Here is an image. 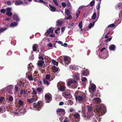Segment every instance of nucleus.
I'll return each mask as SVG.
<instances>
[{
  "instance_id": "4d7b16f0",
  "label": "nucleus",
  "mask_w": 122,
  "mask_h": 122,
  "mask_svg": "<svg viewBox=\"0 0 122 122\" xmlns=\"http://www.w3.org/2000/svg\"><path fill=\"white\" fill-rule=\"evenodd\" d=\"M61 4H62L63 7L64 8H65L66 7V4L65 3H64V2L62 3H61Z\"/></svg>"
},
{
  "instance_id": "bb28decb",
  "label": "nucleus",
  "mask_w": 122,
  "mask_h": 122,
  "mask_svg": "<svg viewBox=\"0 0 122 122\" xmlns=\"http://www.w3.org/2000/svg\"><path fill=\"white\" fill-rule=\"evenodd\" d=\"M95 21H94L93 22V23H91L90 24H89V26L88 27V28L90 29L93 26L95 23Z\"/></svg>"
},
{
  "instance_id": "79ce46f5",
  "label": "nucleus",
  "mask_w": 122,
  "mask_h": 122,
  "mask_svg": "<svg viewBox=\"0 0 122 122\" xmlns=\"http://www.w3.org/2000/svg\"><path fill=\"white\" fill-rule=\"evenodd\" d=\"M68 60V58L67 57H64V61L67 64V63H66V61H67Z\"/></svg>"
},
{
  "instance_id": "c85d7f7f",
  "label": "nucleus",
  "mask_w": 122,
  "mask_h": 122,
  "mask_svg": "<svg viewBox=\"0 0 122 122\" xmlns=\"http://www.w3.org/2000/svg\"><path fill=\"white\" fill-rule=\"evenodd\" d=\"M52 62L53 65H56L57 66L58 65V62L54 60H52Z\"/></svg>"
},
{
  "instance_id": "bf43d9fd",
  "label": "nucleus",
  "mask_w": 122,
  "mask_h": 122,
  "mask_svg": "<svg viewBox=\"0 0 122 122\" xmlns=\"http://www.w3.org/2000/svg\"><path fill=\"white\" fill-rule=\"evenodd\" d=\"M86 80V77H84L82 79V82H85Z\"/></svg>"
},
{
  "instance_id": "0eeeda50",
  "label": "nucleus",
  "mask_w": 122,
  "mask_h": 122,
  "mask_svg": "<svg viewBox=\"0 0 122 122\" xmlns=\"http://www.w3.org/2000/svg\"><path fill=\"white\" fill-rule=\"evenodd\" d=\"M71 95L70 91L68 90H66L64 92L62 93V95L64 97L69 96Z\"/></svg>"
},
{
  "instance_id": "72a5a7b5",
  "label": "nucleus",
  "mask_w": 122,
  "mask_h": 122,
  "mask_svg": "<svg viewBox=\"0 0 122 122\" xmlns=\"http://www.w3.org/2000/svg\"><path fill=\"white\" fill-rule=\"evenodd\" d=\"M28 79L30 81H32L33 80V77L31 75H29L28 77Z\"/></svg>"
},
{
  "instance_id": "58836bf2",
  "label": "nucleus",
  "mask_w": 122,
  "mask_h": 122,
  "mask_svg": "<svg viewBox=\"0 0 122 122\" xmlns=\"http://www.w3.org/2000/svg\"><path fill=\"white\" fill-rule=\"evenodd\" d=\"M65 13L67 16L69 15L70 14V11L69 10L66 9L65 10Z\"/></svg>"
},
{
  "instance_id": "5fc2aeb1",
  "label": "nucleus",
  "mask_w": 122,
  "mask_h": 122,
  "mask_svg": "<svg viewBox=\"0 0 122 122\" xmlns=\"http://www.w3.org/2000/svg\"><path fill=\"white\" fill-rule=\"evenodd\" d=\"M38 58L39 59H41L42 60H44V58L43 57L41 56H40L38 57Z\"/></svg>"
},
{
  "instance_id": "a211bd4d",
  "label": "nucleus",
  "mask_w": 122,
  "mask_h": 122,
  "mask_svg": "<svg viewBox=\"0 0 122 122\" xmlns=\"http://www.w3.org/2000/svg\"><path fill=\"white\" fill-rule=\"evenodd\" d=\"M23 3L22 1L20 0H17L15 1V4L16 5H19Z\"/></svg>"
},
{
  "instance_id": "aec40b11",
  "label": "nucleus",
  "mask_w": 122,
  "mask_h": 122,
  "mask_svg": "<svg viewBox=\"0 0 122 122\" xmlns=\"http://www.w3.org/2000/svg\"><path fill=\"white\" fill-rule=\"evenodd\" d=\"M63 23V22L61 20H58L57 21V25L60 26Z\"/></svg>"
},
{
  "instance_id": "6ab92c4d",
  "label": "nucleus",
  "mask_w": 122,
  "mask_h": 122,
  "mask_svg": "<svg viewBox=\"0 0 122 122\" xmlns=\"http://www.w3.org/2000/svg\"><path fill=\"white\" fill-rule=\"evenodd\" d=\"M38 47V45L37 44H35L32 47L33 51H36L37 50V48Z\"/></svg>"
},
{
  "instance_id": "37998d69",
  "label": "nucleus",
  "mask_w": 122,
  "mask_h": 122,
  "mask_svg": "<svg viewBox=\"0 0 122 122\" xmlns=\"http://www.w3.org/2000/svg\"><path fill=\"white\" fill-rule=\"evenodd\" d=\"M100 7V4L99 3L97 5L96 7V9L98 11L99 10Z\"/></svg>"
},
{
  "instance_id": "423d86ee",
  "label": "nucleus",
  "mask_w": 122,
  "mask_h": 122,
  "mask_svg": "<svg viewBox=\"0 0 122 122\" xmlns=\"http://www.w3.org/2000/svg\"><path fill=\"white\" fill-rule=\"evenodd\" d=\"M73 116L75 119H76L79 122L80 120V115L79 113H75L73 115Z\"/></svg>"
},
{
  "instance_id": "4c0bfd02",
  "label": "nucleus",
  "mask_w": 122,
  "mask_h": 122,
  "mask_svg": "<svg viewBox=\"0 0 122 122\" xmlns=\"http://www.w3.org/2000/svg\"><path fill=\"white\" fill-rule=\"evenodd\" d=\"M92 108L91 107H89V106L87 107V111L88 112H91L92 111Z\"/></svg>"
},
{
  "instance_id": "5701e85b",
  "label": "nucleus",
  "mask_w": 122,
  "mask_h": 122,
  "mask_svg": "<svg viewBox=\"0 0 122 122\" xmlns=\"http://www.w3.org/2000/svg\"><path fill=\"white\" fill-rule=\"evenodd\" d=\"M79 74L78 73H75L74 75V76L75 78L77 80H79Z\"/></svg>"
},
{
  "instance_id": "f257e3e1",
  "label": "nucleus",
  "mask_w": 122,
  "mask_h": 122,
  "mask_svg": "<svg viewBox=\"0 0 122 122\" xmlns=\"http://www.w3.org/2000/svg\"><path fill=\"white\" fill-rule=\"evenodd\" d=\"M86 96L84 93H82L80 95L77 96L75 97V99L76 101L78 100L80 102H84L86 100Z\"/></svg>"
},
{
  "instance_id": "4be33fe9",
  "label": "nucleus",
  "mask_w": 122,
  "mask_h": 122,
  "mask_svg": "<svg viewBox=\"0 0 122 122\" xmlns=\"http://www.w3.org/2000/svg\"><path fill=\"white\" fill-rule=\"evenodd\" d=\"M18 103L19 105L20 106H23L24 105V102L21 100H20L18 101Z\"/></svg>"
},
{
  "instance_id": "c03bdc74",
  "label": "nucleus",
  "mask_w": 122,
  "mask_h": 122,
  "mask_svg": "<svg viewBox=\"0 0 122 122\" xmlns=\"http://www.w3.org/2000/svg\"><path fill=\"white\" fill-rule=\"evenodd\" d=\"M72 16L71 15H69L68 16L66 17L65 19L66 20L70 19H72Z\"/></svg>"
},
{
  "instance_id": "e433bc0d",
  "label": "nucleus",
  "mask_w": 122,
  "mask_h": 122,
  "mask_svg": "<svg viewBox=\"0 0 122 122\" xmlns=\"http://www.w3.org/2000/svg\"><path fill=\"white\" fill-rule=\"evenodd\" d=\"M82 21H81L79 24L78 26L80 29H81L82 27Z\"/></svg>"
},
{
  "instance_id": "f03ea898",
  "label": "nucleus",
  "mask_w": 122,
  "mask_h": 122,
  "mask_svg": "<svg viewBox=\"0 0 122 122\" xmlns=\"http://www.w3.org/2000/svg\"><path fill=\"white\" fill-rule=\"evenodd\" d=\"M43 105L41 102H38L37 103H34L33 104V108L36 111H39L42 108Z\"/></svg>"
},
{
  "instance_id": "7ed1b4c3",
  "label": "nucleus",
  "mask_w": 122,
  "mask_h": 122,
  "mask_svg": "<svg viewBox=\"0 0 122 122\" xmlns=\"http://www.w3.org/2000/svg\"><path fill=\"white\" fill-rule=\"evenodd\" d=\"M77 82L76 80L73 79L69 81L68 82V85L70 86H71L72 88H76L77 86Z\"/></svg>"
},
{
  "instance_id": "4468645a",
  "label": "nucleus",
  "mask_w": 122,
  "mask_h": 122,
  "mask_svg": "<svg viewBox=\"0 0 122 122\" xmlns=\"http://www.w3.org/2000/svg\"><path fill=\"white\" fill-rule=\"evenodd\" d=\"M44 63V62L43 61L41 60H39L38 62V65L39 66H42Z\"/></svg>"
},
{
  "instance_id": "864d4df0",
  "label": "nucleus",
  "mask_w": 122,
  "mask_h": 122,
  "mask_svg": "<svg viewBox=\"0 0 122 122\" xmlns=\"http://www.w3.org/2000/svg\"><path fill=\"white\" fill-rule=\"evenodd\" d=\"M68 103L70 105H72L73 104V102L71 100H70L68 102Z\"/></svg>"
},
{
  "instance_id": "ddd939ff",
  "label": "nucleus",
  "mask_w": 122,
  "mask_h": 122,
  "mask_svg": "<svg viewBox=\"0 0 122 122\" xmlns=\"http://www.w3.org/2000/svg\"><path fill=\"white\" fill-rule=\"evenodd\" d=\"M33 66L31 63H30L28 65V70L29 71H31L32 70Z\"/></svg>"
},
{
  "instance_id": "09e8293b",
  "label": "nucleus",
  "mask_w": 122,
  "mask_h": 122,
  "mask_svg": "<svg viewBox=\"0 0 122 122\" xmlns=\"http://www.w3.org/2000/svg\"><path fill=\"white\" fill-rule=\"evenodd\" d=\"M54 3L56 5L58 6V4L57 3V0H53V1Z\"/></svg>"
},
{
  "instance_id": "ea45409f",
  "label": "nucleus",
  "mask_w": 122,
  "mask_h": 122,
  "mask_svg": "<svg viewBox=\"0 0 122 122\" xmlns=\"http://www.w3.org/2000/svg\"><path fill=\"white\" fill-rule=\"evenodd\" d=\"M51 76L48 74H47L46 75V79L49 80Z\"/></svg>"
},
{
  "instance_id": "338daca9",
  "label": "nucleus",
  "mask_w": 122,
  "mask_h": 122,
  "mask_svg": "<svg viewBox=\"0 0 122 122\" xmlns=\"http://www.w3.org/2000/svg\"><path fill=\"white\" fill-rule=\"evenodd\" d=\"M33 94H37V93L36 91L35 90H33Z\"/></svg>"
},
{
  "instance_id": "f8f14e48",
  "label": "nucleus",
  "mask_w": 122,
  "mask_h": 122,
  "mask_svg": "<svg viewBox=\"0 0 122 122\" xmlns=\"http://www.w3.org/2000/svg\"><path fill=\"white\" fill-rule=\"evenodd\" d=\"M20 87H24L25 88H26V87L27 86V84L26 83H22L21 81H20Z\"/></svg>"
},
{
  "instance_id": "cd10ccee",
  "label": "nucleus",
  "mask_w": 122,
  "mask_h": 122,
  "mask_svg": "<svg viewBox=\"0 0 122 122\" xmlns=\"http://www.w3.org/2000/svg\"><path fill=\"white\" fill-rule=\"evenodd\" d=\"M60 90L61 91H64L65 89V86H61L60 87Z\"/></svg>"
},
{
  "instance_id": "b1692460",
  "label": "nucleus",
  "mask_w": 122,
  "mask_h": 122,
  "mask_svg": "<svg viewBox=\"0 0 122 122\" xmlns=\"http://www.w3.org/2000/svg\"><path fill=\"white\" fill-rule=\"evenodd\" d=\"M116 7L119 9H122V3H119L117 5Z\"/></svg>"
},
{
  "instance_id": "20e7f679",
  "label": "nucleus",
  "mask_w": 122,
  "mask_h": 122,
  "mask_svg": "<svg viewBox=\"0 0 122 122\" xmlns=\"http://www.w3.org/2000/svg\"><path fill=\"white\" fill-rule=\"evenodd\" d=\"M56 112L59 113V115L61 116L64 115L66 113L65 110L62 108L57 109L56 110Z\"/></svg>"
},
{
  "instance_id": "39448f33",
  "label": "nucleus",
  "mask_w": 122,
  "mask_h": 122,
  "mask_svg": "<svg viewBox=\"0 0 122 122\" xmlns=\"http://www.w3.org/2000/svg\"><path fill=\"white\" fill-rule=\"evenodd\" d=\"M38 98L37 97L34 98L33 97L30 99H27V102L29 103V104L33 103V102L36 101L37 100Z\"/></svg>"
},
{
  "instance_id": "9d476101",
  "label": "nucleus",
  "mask_w": 122,
  "mask_h": 122,
  "mask_svg": "<svg viewBox=\"0 0 122 122\" xmlns=\"http://www.w3.org/2000/svg\"><path fill=\"white\" fill-rule=\"evenodd\" d=\"M53 32V30L52 29V27L50 28L46 33H47L48 35H49L50 34H52Z\"/></svg>"
},
{
  "instance_id": "8fccbe9b",
  "label": "nucleus",
  "mask_w": 122,
  "mask_h": 122,
  "mask_svg": "<svg viewBox=\"0 0 122 122\" xmlns=\"http://www.w3.org/2000/svg\"><path fill=\"white\" fill-rule=\"evenodd\" d=\"M115 26V25L114 24L112 23L108 25V26L110 27H113Z\"/></svg>"
},
{
  "instance_id": "680f3d73",
  "label": "nucleus",
  "mask_w": 122,
  "mask_h": 122,
  "mask_svg": "<svg viewBox=\"0 0 122 122\" xmlns=\"http://www.w3.org/2000/svg\"><path fill=\"white\" fill-rule=\"evenodd\" d=\"M53 46L52 44L51 43H50L48 44V46L50 47H52Z\"/></svg>"
},
{
  "instance_id": "6e6552de",
  "label": "nucleus",
  "mask_w": 122,
  "mask_h": 122,
  "mask_svg": "<svg viewBox=\"0 0 122 122\" xmlns=\"http://www.w3.org/2000/svg\"><path fill=\"white\" fill-rule=\"evenodd\" d=\"M34 1L36 2H37L41 3H43L46 6H48V3L45 2L43 0H34Z\"/></svg>"
},
{
  "instance_id": "3c124183",
  "label": "nucleus",
  "mask_w": 122,
  "mask_h": 122,
  "mask_svg": "<svg viewBox=\"0 0 122 122\" xmlns=\"http://www.w3.org/2000/svg\"><path fill=\"white\" fill-rule=\"evenodd\" d=\"M5 99V98L4 97H1L0 98V102H3L4 100Z\"/></svg>"
},
{
  "instance_id": "c756f323",
  "label": "nucleus",
  "mask_w": 122,
  "mask_h": 122,
  "mask_svg": "<svg viewBox=\"0 0 122 122\" xmlns=\"http://www.w3.org/2000/svg\"><path fill=\"white\" fill-rule=\"evenodd\" d=\"M52 69L55 72H57L58 71V68L55 66H53L52 67Z\"/></svg>"
},
{
  "instance_id": "473e14b6",
  "label": "nucleus",
  "mask_w": 122,
  "mask_h": 122,
  "mask_svg": "<svg viewBox=\"0 0 122 122\" xmlns=\"http://www.w3.org/2000/svg\"><path fill=\"white\" fill-rule=\"evenodd\" d=\"M6 15L10 17L12 16V14L11 12H7L6 13Z\"/></svg>"
},
{
  "instance_id": "c9c22d12",
  "label": "nucleus",
  "mask_w": 122,
  "mask_h": 122,
  "mask_svg": "<svg viewBox=\"0 0 122 122\" xmlns=\"http://www.w3.org/2000/svg\"><path fill=\"white\" fill-rule=\"evenodd\" d=\"M95 3V1L93 0L90 3V5L91 6H94Z\"/></svg>"
},
{
  "instance_id": "a19ab883",
  "label": "nucleus",
  "mask_w": 122,
  "mask_h": 122,
  "mask_svg": "<svg viewBox=\"0 0 122 122\" xmlns=\"http://www.w3.org/2000/svg\"><path fill=\"white\" fill-rule=\"evenodd\" d=\"M6 11V10L4 9H1L0 11L1 13H5Z\"/></svg>"
},
{
  "instance_id": "052dcab7",
  "label": "nucleus",
  "mask_w": 122,
  "mask_h": 122,
  "mask_svg": "<svg viewBox=\"0 0 122 122\" xmlns=\"http://www.w3.org/2000/svg\"><path fill=\"white\" fill-rule=\"evenodd\" d=\"M64 103L63 102H60L59 104V105L60 106H62L64 105Z\"/></svg>"
},
{
  "instance_id": "393cba45",
  "label": "nucleus",
  "mask_w": 122,
  "mask_h": 122,
  "mask_svg": "<svg viewBox=\"0 0 122 122\" xmlns=\"http://www.w3.org/2000/svg\"><path fill=\"white\" fill-rule=\"evenodd\" d=\"M45 98L46 100H49L51 98V96L48 95H45Z\"/></svg>"
},
{
  "instance_id": "69168bd1",
  "label": "nucleus",
  "mask_w": 122,
  "mask_h": 122,
  "mask_svg": "<svg viewBox=\"0 0 122 122\" xmlns=\"http://www.w3.org/2000/svg\"><path fill=\"white\" fill-rule=\"evenodd\" d=\"M58 43L59 44H61L62 46L63 45V42H62L61 41H58Z\"/></svg>"
},
{
  "instance_id": "dca6fc26",
  "label": "nucleus",
  "mask_w": 122,
  "mask_h": 122,
  "mask_svg": "<svg viewBox=\"0 0 122 122\" xmlns=\"http://www.w3.org/2000/svg\"><path fill=\"white\" fill-rule=\"evenodd\" d=\"M18 24L17 22H14L11 23L10 25V26L11 27H14L16 26Z\"/></svg>"
},
{
  "instance_id": "a18cd8bd",
  "label": "nucleus",
  "mask_w": 122,
  "mask_h": 122,
  "mask_svg": "<svg viewBox=\"0 0 122 122\" xmlns=\"http://www.w3.org/2000/svg\"><path fill=\"white\" fill-rule=\"evenodd\" d=\"M9 100L10 101H12L13 100V98L12 96H9Z\"/></svg>"
},
{
  "instance_id": "2f4dec72",
  "label": "nucleus",
  "mask_w": 122,
  "mask_h": 122,
  "mask_svg": "<svg viewBox=\"0 0 122 122\" xmlns=\"http://www.w3.org/2000/svg\"><path fill=\"white\" fill-rule=\"evenodd\" d=\"M96 15L97 14L96 13H94L92 16V19L93 20H95L96 18Z\"/></svg>"
},
{
  "instance_id": "603ef678",
  "label": "nucleus",
  "mask_w": 122,
  "mask_h": 122,
  "mask_svg": "<svg viewBox=\"0 0 122 122\" xmlns=\"http://www.w3.org/2000/svg\"><path fill=\"white\" fill-rule=\"evenodd\" d=\"M5 4L8 5H10L11 4V2L10 1H7L6 3Z\"/></svg>"
},
{
  "instance_id": "774afa93",
  "label": "nucleus",
  "mask_w": 122,
  "mask_h": 122,
  "mask_svg": "<svg viewBox=\"0 0 122 122\" xmlns=\"http://www.w3.org/2000/svg\"><path fill=\"white\" fill-rule=\"evenodd\" d=\"M15 90L16 92L18 90V88L16 86H15Z\"/></svg>"
},
{
  "instance_id": "0e129e2a",
  "label": "nucleus",
  "mask_w": 122,
  "mask_h": 122,
  "mask_svg": "<svg viewBox=\"0 0 122 122\" xmlns=\"http://www.w3.org/2000/svg\"><path fill=\"white\" fill-rule=\"evenodd\" d=\"M75 111V109H71L69 110V112H72Z\"/></svg>"
},
{
  "instance_id": "9b49d317",
  "label": "nucleus",
  "mask_w": 122,
  "mask_h": 122,
  "mask_svg": "<svg viewBox=\"0 0 122 122\" xmlns=\"http://www.w3.org/2000/svg\"><path fill=\"white\" fill-rule=\"evenodd\" d=\"M97 110L98 112L101 113L102 114V109L100 106L98 105L97 106Z\"/></svg>"
},
{
  "instance_id": "7c9ffc66",
  "label": "nucleus",
  "mask_w": 122,
  "mask_h": 122,
  "mask_svg": "<svg viewBox=\"0 0 122 122\" xmlns=\"http://www.w3.org/2000/svg\"><path fill=\"white\" fill-rule=\"evenodd\" d=\"M81 13V9H78V10L76 12V16L77 18H78L79 16V15Z\"/></svg>"
},
{
  "instance_id": "13d9d810",
  "label": "nucleus",
  "mask_w": 122,
  "mask_h": 122,
  "mask_svg": "<svg viewBox=\"0 0 122 122\" xmlns=\"http://www.w3.org/2000/svg\"><path fill=\"white\" fill-rule=\"evenodd\" d=\"M112 38H108L106 40V42H108L109 41H110L112 39Z\"/></svg>"
},
{
  "instance_id": "f3484780",
  "label": "nucleus",
  "mask_w": 122,
  "mask_h": 122,
  "mask_svg": "<svg viewBox=\"0 0 122 122\" xmlns=\"http://www.w3.org/2000/svg\"><path fill=\"white\" fill-rule=\"evenodd\" d=\"M89 72L86 70H83L82 71V74L84 76H87L88 75Z\"/></svg>"
},
{
  "instance_id": "e2e57ef3",
  "label": "nucleus",
  "mask_w": 122,
  "mask_h": 122,
  "mask_svg": "<svg viewBox=\"0 0 122 122\" xmlns=\"http://www.w3.org/2000/svg\"><path fill=\"white\" fill-rule=\"evenodd\" d=\"M65 27H63L61 28V31L62 32H64L65 30Z\"/></svg>"
},
{
  "instance_id": "49530a36",
  "label": "nucleus",
  "mask_w": 122,
  "mask_h": 122,
  "mask_svg": "<svg viewBox=\"0 0 122 122\" xmlns=\"http://www.w3.org/2000/svg\"><path fill=\"white\" fill-rule=\"evenodd\" d=\"M42 90V89L41 88L39 87L37 88V90L38 92H41Z\"/></svg>"
},
{
  "instance_id": "de8ad7c7",
  "label": "nucleus",
  "mask_w": 122,
  "mask_h": 122,
  "mask_svg": "<svg viewBox=\"0 0 122 122\" xmlns=\"http://www.w3.org/2000/svg\"><path fill=\"white\" fill-rule=\"evenodd\" d=\"M11 10V8L10 7H8L6 8V10L7 12H10Z\"/></svg>"
},
{
  "instance_id": "1a4fd4ad",
  "label": "nucleus",
  "mask_w": 122,
  "mask_h": 122,
  "mask_svg": "<svg viewBox=\"0 0 122 122\" xmlns=\"http://www.w3.org/2000/svg\"><path fill=\"white\" fill-rule=\"evenodd\" d=\"M13 19L17 21H19L20 20V18L18 15L16 14H14L13 15Z\"/></svg>"
},
{
  "instance_id": "2eb2a0df",
  "label": "nucleus",
  "mask_w": 122,
  "mask_h": 122,
  "mask_svg": "<svg viewBox=\"0 0 122 122\" xmlns=\"http://www.w3.org/2000/svg\"><path fill=\"white\" fill-rule=\"evenodd\" d=\"M91 90L92 91H94L96 88V85L93 83L90 86Z\"/></svg>"
},
{
  "instance_id": "412c9836",
  "label": "nucleus",
  "mask_w": 122,
  "mask_h": 122,
  "mask_svg": "<svg viewBox=\"0 0 122 122\" xmlns=\"http://www.w3.org/2000/svg\"><path fill=\"white\" fill-rule=\"evenodd\" d=\"M49 6L50 7V9L53 12L55 11L56 10V8L49 5Z\"/></svg>"
},
{
  "instance_id": "a878e982",
  "label": "nucleus",
  "mask_w": 122,
  "mask_h": 122,
  "mask_svg": "<svg viewBox=\"0 0 122 122\" xmlns=\"http://www.w3.org/2000/svg\"><path fill=\"white\" fill-rule=\"evenodd\" d=\"M115 47V46L114 45H112L109 47V48L110 50H114Z\"/></svg>"
},
{
  "instance_id": "f704fd0d",
  "label": "nucleus",
  "mask_w": 122,
  "mask_h": 122,
  "mask_svg": "<svg viewBox=\"0 0 122 122\" xmlns=\"http://www.w3.org/2000/svg\"><path fill=\"white\" fill-rule=\"evenodd\" d=\"M43 82L44 84L48 85L49 83L48 81L46 79H44L43 80Z\"/></svg>"
},
{
  "instance_id": "6e6d98bb",
  "label": "nucleus",
  "mask_w": 122,
  "mask_h": 122,
  "mask_svg": "<svg viewBox=\"0 0 122 122\" xmlns=\"http://www.w3.org/2000/svg\"><path fill=\"white\" fill-rule=\"evenodd\" d=\"M20 93L21 94H25V91L23 90H21L20 91Z\"/></svg>"
}]
</instances>
